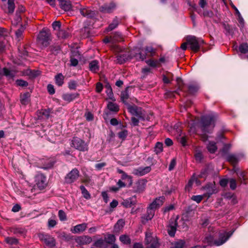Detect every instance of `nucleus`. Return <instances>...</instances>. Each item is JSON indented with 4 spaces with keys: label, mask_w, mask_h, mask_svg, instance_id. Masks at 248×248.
<instances>
[{
    "label": "nucleus",
    "mask_w": 248,
    "mask_h": 248,
    "mask_svg": "<svg viewBox=\"0 0 248 248\" xmlns=\"http://www.w3.org/2000/svg\"><path fill=\"white\" fill-rule=\"evenodd\" d=\"M129 97V94L127 91V89H126L125 91L122 92L121 94V98L122 101L125 104L127 103L126 100Z\"/></svg>",
    "instance_id": "50"
},
{
    "label": "nucleus",
    "mask_w": 248,
    "mask_h": 248,
    "mask_svg": "<svg viewBox=\"0 0 248 248\" xmlns=\"http://www.w3.org/2000/svg\"><path fill=\"white\" fill-rule=\"evenodd\" d=\"M116 8V4L111 2L108 4H105L104 5L101 6L99 8L100 11L101 12L104 13H109L112 12Z\"/></svg>",
    "instance_id": "13"
},
{
    "label": "nucleus",
    "mask_w": 248,
    "mask_h": 248,
    "mask_svg": "<svg viewBox=\"0 0 248 248\" xmlns=\"http://www.w3.org/2000/svg\"><path fill=\"white\" fill-rule=\"evenodd\" d=\"M151 170V168L150 166L145 167H140L137 169L134 170V174L139 176H143L148 172Z\"/></svg>",
    "instance_id": "19"
},
{
    "label": "nucleus",
    "mask_w": 248,
    "mask_h": 248,
    "mask_svg": "<svg viewBox=\"0 0 248 248\" xmlns=\"http://www.w3.org/2000/svg\"><path fill=\"white\" fill-rule=\"evenodd\" d=\"M120 241L124 244L128 245L131 242V239L128 235H122L120 236Z\"/></svg>",
    "instance_id": "41"
},
{
    "label": "nucleus",
    "mask_w": 248,
    "mask_h": 248,
    "mask_svg": "<svg viewBox=\"0 0 248 248\" xmlns=\"http://www.w3.org/2000/svg\"><path fill=\"white\" fill-rule=\"evenodd\" d=\"M45 164L43 165L42 168L44 169H48L52 168L54 165V162L51 160L48 159L46 160Z\"/></svg>",
    "instance_id": "53"
},
{
    "label": "nucleus",
    "mask_w": 248,
    "mask_h": 248,
    "mask_svg": "<svg viewBox=\"0 0 248 248\" xmlns=\"http://www.w3.org/2000/svg\"><path fill=\"white\" fill-rule=\"evenodd\" d=\"M5 241L6 242V243L9 245L16 244L18 242V240L17 239L12 237H5Z\"/></svg>",
    "instance_id": "49"
},
{
    "label": "nucleus",
    "mask_w": 248,
    "mask_h": 248,
    "mask_svg": "<svg viewBox=\"0 0 248 248\" xmlns=\"http://www.w3.org/2000/svg\"><path fill=\"white\" fill-rule=\"evenodd\" d=\"M89 68L92 72L97 73L99 69L98 62L96 60L91 62L89 63Z\"/></svg>",
    "instance_id": "28"
},
{
    "label": "nucleus",
    "mask_w": 248,
    "mask_h": 248,
    "mask_svg": "<svg viewBox=\"0 0 248 248\" xmlns=\"http://www.w3.org/2000/svg\"><path fill=\"white\" fill-rule=\"evenodd\" d=\"M39 239L45 243L46 246L49 248L54 247L55 246V240L54 238L48 234L40 233L39 234Z\"/></svg>",
    "instance_id": "7"
},
{
    "label": "nucleus",
    "mask_w": 248,
    "mask_h": 248,
    "mask_svg": "<svg viewBox=\"0 0 248 248\" xmlns=\"http://www.w3.org/2000/svg\"><path fill=\"white\" fill-rule=\"evenodd\" d=\"M70 32L68 29L60 30L57 33L58 38L61 39H65L70 36Z\"/></svg>",
    "instance_id": "29"
},
{
    "label": "nucleus",
    "mask_w": 248,
    "mask_h": 248,
    "mask_svg": "<svg viewBox=\"0 0 248 248\" xmlns=\"http://www.w3.org/2000/svg\"><path fill=\"white\" fill-rule=\"evenodd\" d=\"M80 189L81 191V193L85 199L88 200L91 198V194L86 189L84 186H80Z\"/></svg>",
    "instance_id": "40"
},
{
    "label": "nucleus",
    "mask_w": 248,
    "mask_h": 248,
    "mask_svg": "<svg viewBox=\"0 0 248 248\" xmlns=\"http://www.w3.org/2000/svg\"><path fill=\"white\" fill-rule=\"evenodd\" d=\"M21 21V16L20 15H18L17 14H16L14 20L12 21V25L13 26H17L19 25L20 24Z\"/></svg>",
    "instance_id": "42"
},
{
    "label": "nucleus",
    "mask_w": 248,
    "mask_h": 248,
    "mask_svg": "<svg viewBox=\"0 0 248 248\" xmlns=\"http://www.w3.org/2000/svg\"><path fill=\"white\" fill-rule=\"evenodd\" d=\"M117 172L118 173L121 174V178L122 180H125V179H128L130 182H131V177L129 175H128L126 173H125L123 170L118 169H117Z\"/></svg>",
    "instance_id": "47"
},
{
    "label": "nucleus",
    "mask_w": 248,
    "mask_h": 248,
    "mask_svg": "<svg viewBox=\"0 0 248 248\" xmlns=\"http://www.w3.org/2000/svg\"><path fill=\"white\" fill-rule=\"evenodd\" d=\"M217 118V116L214 114L203 116L201 120L203 131L206 132H210L215 126V123Z\"/></svg>",
    "instance_id": "2"
},
{
    "label": "nucleus",
    "mask_w": 248,
    "mask_h": 248,
    "mask_svg": "<svg viewBox=\"0 0 248 248\" xmlns=\"http://www.w3.org/2000/svg\"><path fill=\"white\" fill-rule=\"evenodd\" d=\"M80 14L88 18L93 17L94 15L93 11H91L89 9L83 8L80 10Z\"/></svg>",
    "instance_id": "27"
},
{
    "label": "nucleus",
    "mask_w": 248,
    "mask_h": 248,
    "mask_svg": "<svg viewBox=\"0 0 248 248\" xmlns=\"http://www.w3.org/2000/svg\"><path fill=\"white\" fill-rule=\"evenodd\" d=\"M76 241L79 245H87L92 241V238L88 235H83L78 237L76 239Z\"/></svg>",
    "instance_id": "14"
},
{
    "label": "nucleus",
    "mask_w": 248,
    "mask_h": 248,
    "mask_svg": "<svg viewBox=\"0 0 248 248\" xmlns=\"http://www.w3.org/2000/svg\"><path fill=\"white\" fill-rule=\"evenodd\" d=\"M30 95L28 93H24L20 96V102L23 105H27L29 102Z\"/></svg>",
    "instance_id": "35"
},
{
    "label": "nucleus",
    "mask_w": 248,
    "mask_h": 248,
    "mask_svg": "<svg viewBox=\"0 0 248 248\" xmlns=\"http://www.w3.org/2000/svg\"><path fill=\"white\" fill-rule=\"evenodd\" d=\"M177 222L176 220L172 221L168 229L169 234L170 236H174L176 230Z\"/></svg>",
    "instance_id": "23"
},
{
    "label": "nucleus",
    "mask_w": 248,
    "mask_h": 248,
    "mask_svg": "<svg viewBox=\"0 0 248 248\" xmlns=\"http://www.w3.org/2000/svg\"><path fill=\"white\" fill-rule=\"evenodd\" d=\"M238 21L239 22V26L242 30L244 27V20L241 15L238 16Z\"/></svg>",
    "instance_id": "64"
},
{
    "label": "nucleus",
    "mask_w": 248,
    "mask_h": 248,
    "mask_svg": "<svg viewBox=\"0 0 248 248\" xmlns=\"http://www.w3.org/2000/svg\"><path fill=\"white\" fill-rule=\"evenodd\" d=\"M50 39V31L45 29L39 32L37 37L38 43L44 46H46L49 44Z\"/></svg>",
    "instance_id": "5"
},
{
    "label": "nucleus",
    "mask_w": 248,
    "mask_h": 248,
    "mask_svg": "<svg viewBox=\"0 0 248 248\" xmlns=\"http://www.w3.org/2000/svg\"><path fill=\"white\" fill-rule=\"evenodd\" d=\"M64 77L62 74L59 73L55 77L56 84L59 86H62L63 84Z\"/></svg>",
    "instance_id": "31"
},
{
    "label": "nucleus",
    "mask_w": 248,
    "mask_h": 248,
    "mask_svg": "<svg viewBox=\"0 0 248 248\" xmlns=\"http://www.w3.org/2000/svg\"><path fill=\"white\" fill-rule=\"evenodd\" d=\"M146 55L150 57L153 56L155 53V50L151 46H147L145 49Z\"/></svg>",
    "instance_id": "48"
},
{
    "label": "nucleus",
    "mask_w": 248,
    "mask_h": 248,
    "mask_svg": "<svg viewBox=\"0 0 248 248\" xmlns=\"http://www.w3.org/2000/svg\"><path fill=\"white\" fill-rule=\"evenodd\" d=\"M108 109L113 112H117L119 111V106L115 103L113 102H109L108 104Z\"/></svg>",
    "instance_id": "37"
},
{
    "label": "nucleus",
    "mask_w": 248,
    "mask_h": 248,
    "mask_svg": "<svg viewBox=\"0 0 248 248\" xmlns=\"http://www.w3.org/2000/svg\"><path fill=\"white\" fill-rule=\"evenodd\" d=\"M35 182L37 187L40 189L45 188L47 185L46 178L42 173H38L36 175Z\"/></svg>",
    "instance_id": "11"
},
{
    "label": "nucleus",
    "mask_w": 248,
    "mask_h": 248,
    "mask_svg": "<svg viewBox=\"0 0 248 248\" xmlns=\"http://www.w3.org/2000/svg\"><path fill=\"white\" fill-rule=\"evenodd\" d=\"M118 137L123 140H124L128 135L127 130L124 129L118 134Z\"/></svg>",
    "instance_id": "56"
},
{
    "label": "nucleus",
    "mask_w": 248,
    "mask_h": 248,
    "mask_svg": "<svg viewBox=\"0 0 248 248\" xmlns=\"http://www.w3.org/2000/svg\"><path fill=\"white\" fill-rule=\"evenodd\" d=\"M128 110L134 117H136L140 120H144L145 119L144 111L141 108L136 106H131L128 107Z\"/></svg>",
    "instance_id": "9"
},
{
    "label": "nucleus",
    "mask_w": 248,
    "mask_h": 248,
    "mask_svg": "<svg viewBox=\"0 0 248 248\" xmlns=\"http://www.w3.org/2000/svg\"><path fill=\"white\" fill-rule=\"evenodd\" d=\"M116 238L114 235L108 234L104 238V241L108 244H112L115 242Z\"/></svg>",
    "instance_id": "34"
},
{
    "label": "nucleus",
    "mask_w": 248,
    "mask_h": 248,
    "mask_svg": "<svg viewBox=\"0 0 248 248\" xmlns=\"http://www.w3.org/2000/svg\"><path fill=\"white\" fill-rule=\"evenodd\" d=\"M51 111L50 109H42L38 111V117L40 119H47L50 116Z\"/></svg>",
    "instance_id": "21"
},
{
    "label": "nucleus",
    "mask_w": 248,
    "mask_h": 248,
    "mask_svg": "<svg viewBox=\"0 0 248 248\" xmlns=\"http://www.w3.org/2000/svg\"><path fill=\"white\" fill-rule=\"evenodd\" d=\"M115 51L120 52L117 56V61L118 63L122 64L131 58V55L127 50L122 51L118 46H114Z\"/></svg>",
    "instance_id": "6"
},
{
    "label": "nucleus",
    "mask_w": 248,
    "mask_h": 248,
    "mask_svg": "<svg viewBox=\"0 0 248 248\" xmlns=\"http://www.w3.org/2000/svg\"><path fill=\"white\" fill-rule=\"evenodd\" d=\"M60 5L61 8L65 11H69L72 8V5L70 1L60 0Z\"/></svg>",
    "instance_id": "25"
},
{
    "label": "nucleus",
    "mask_w": 248,
    "mask_h": 248,
    "mask_svg": "<svg viewBox=\"0 0 248 248\" xmlns=\"http://www.w3.org/2000/svg\"><path fill=\"white\" fill-rule=\"evenodd\" d=\"M204 197H205L204 195L193 196L191 197V200L194 201H195L197 203H200L202 201Z\"/></svg>",
    "instance_id": "58"
},
{
    "label": "nucleus",
    "mask_w": 248,
    "mask_h": 248,
    "mask_svg": "<svg viewBox=\"0 0 248 248\" xmlns=\"http://www.w3.org/2000/svg\"><path fill=\"white\" fill-rule=\"evenodd\" d=\"M72 146L80 151L88 150V145L84 141L77 137L73 138L72 140Z\"/></svg>",
    "instance_id": "8"
},
{
    "label": "nucleus",
    "mask_w": 248,
    "mask_h": 248,
    "mask_svg": "<svg viewBox=\"0 0 248 248\" xmlns=\"http://www.w3.org/2000/svg\"><path fill=\"white\" fill-rule=\"evenodd\" d=\"M4 75L9 79H13L16 76L17 71L16 70H9L7 68L3 69Z\"/></svg>",
    "instance_id": "22"
},
{
    "label": "nucleus",
    "mask_w": 248,
    "mask_h": 248,
    "mask_svg": "<svg viewBox=\"0 0 248 248\" xmlns=\"http://www.w3.org/2000/svg\"><path fill=\"white\" fill-rule=\"evenodd\" d=\"M2 1H6L7 0H1ZM15 8L14 0H7V12L12 14L14 12Z\"/></svg>",
    "instance_id": "30"
},
{
    "label": "nucleus",
    "mask_w": 248,
    "mask_h": 248,
    "mask_svg": "<svg viewBox=\"0 0 248 248\" xmlns=\"http://www.w3.org/2000/svg\"><path fill=\"white\" fill-rule=\"evenodd\" d=\"M163 143L160 142H157L155 147V152L156 154H158L163 151Z\"/></svg>",
    "instance_id": "45"
},
{
    "label": "nucleus",
    "mask_w": 248,
    "mask_h": 248,
    "mask_svg": "<svg viewBox=\"0 0 248 248\" xmlns=\"http://www.w3.org/2000/svg\"><path fill=\"white\" fill-rule=\"evenodd\" d=\"M10 232L15 234H22L24 233V230L22 228L14 227L10 229Z\"/></svg>",
    "instance_id": "46"
},
{
    "label": "nucleus",
    "mask_w": 248,
    "mask_h": 248,
    "mask_svg": "<svg viewBox=\"0 0 248 248\" xmlns=\"http://www.w3.org/2000/svg\"><path fill=\"white\" fill-rule=\"evenodd\" d=\"M186 245L185 240L179 239L171 243L170 248H184Z\"/></svg>",
    "instance_id": "26"
},
{
    "label": "nucleus",
    "mask_w": 248,
    "mask_h": 248,
    "mask_svg": "<svg viewBox=\"0 0 248 248\" xmlns=\"http://www.w3.org/2000/svg\"><path fill=\"white\" fill-rule=\"evenodd\" d=\"M178 141L184 146L186 145V142L187 140V137L185 135H183L182 133L179 135V136L177 138Z\"/></svg>",
    "instance_id": "39"
},
{
    "label": "nucleus",
    "mask_w": 248,
    "mask_h": 248,
    "mask_svg": "<svg viewBox=\"0 0 248 248\" xmlns=\"http://www.w3.org/2000/svg\"><path fill=\"white\" fill-rule=\"evenodd\" d=\"M79 171L76 168L72 169L65 177V181L71 184L76 181L79 176Z\"/></svg>",
    "instance_id": "10"
},
{
    "label": "nucleus",
    "mask_w": 248,
    "mask_h": 248,
    "mask_svg": "<svg viewBox=\"0 0 248 248\" xmlns=\"http://www.w3.org/2000/svg\"><path fill=\"white\" fill-rule=\"evenodd\" d=\"M233 232H226L222 231L219 232L218 240H215L214 237L211 235L207 236L205 238L204 242L208 245L220 246L224 244L229 238L232 235Z\"/></svg>",
    "instance_id": "1"
},
{
    "label": "nucleus",
    "mask_w": 248,
    "mask_h": 248,
    "mask_svg": "<svg viewBox=\"0 0 248 248\" xmlns=\"http://www.w3.org/2000/svg\"><path fill=\"white\" fill-rule=\"evenodd\" d=\"M186 40L190 48L194 51H198L200 46L204 43V41L201 38H197L193 36H188L186 37Z\"/></svg>",
    "instance_id": "3"
},
{
    "label": "nucleus",
    "mask_w": 248,
    "mask_h": 248,
    "mask_svg": "<svg viewBox=\"0 0 248 248\" xmlns=\"http://www.w3.org/2000/svg\"><path fill=\"white\" fill-rule=\"evenodd\" d=\"M165 198L163 196L159 197L156 198L150 204L151 208H155V209L158 208L164 203Z\"/></svg>",
    "instance_id": "16"
},
{
    "label": "nucleus",
    "mask_w": 248,
    "mask_h": 248,
    "mask_svg": "<svg viewBox=\"0 0 248 248\" xmlns=\"http://www.w3.org/2000/svg\"><path fill=\"white\" fill-rule=\"evenodd\" d=\"M145 245L146 248H158L159 244L156 236H153L150 232H147L145 234Z\"/></svg>",
    "instance_id": "4"
},
{
    "label": "nucleus",
    "mask_w": 248,
    "mask_h": 248,
    "mask_svg": "<svg viewBox=\"0 0 248 248\" xmlns=\"http://www.w3.org/2000/svg\"><path fill=\"white\" fill-rule=\"evenodd\" d=\"M119 24V21L118 19L116 18H115L112 22L109 25L108 30V31H111L113 29H114L116 27L118 26Z\"/></svg>",
    "instance_id": "54"
},
{
    "label": "nucleus",
    "mask_w": 248,
    "mask_h": 248,
    "mask_svg": "<svg viewBox=\"0 0 248 248\" xmlns=\"http://www.w3.org/2000/svg\"><path fill=\"white\" fill-rule=\"evenodd\" d=\"M87 227V224L85 223L78 224L71 229V231L73 233H78L84 232Z\"/></svg>",
    "instance_id": "17"
},
{
    "label": "nucleus",
    "mask_w": 248,
    "mask_h": 248,
    "mask_svg": "<svg viewBox=\"0 0 248 248\" xmlns=\"http://www.w3.org/2000/svg\"><path fill=\"white\" fill-rule=\"evenodd\" d=\"M79 94L78 93H65L62 95V98L67 102H70L75 99L78 97Z\"/></svg>",
    "instance_id": "24"
},
{
    "label": "nucleus",
    "mask_w": 248,
    "mask_h": 248,
    "mask_svg": "<svg viewBox=\"0 0 248 248\" xmlns=\"http://www.w3.org/2000/svg\"><path fill=\"white\" fill-rule=\"evenodd\" d=\"M204 189L206 192L203 194V195L205 197L207 198H209L211 195L215 193V189L214 188V186L211 184L206 185L204 186Z\"/></svg>",
    "instance_id": "20"
},
{
    "label": "nucleus",
    "mask_w": 248,
    "mask_h": 248,
    "mask_svg": "<svg viewBox=\"0 0 248 248\" xmlns=\"http://www.w3.org/2000/svg\"><path fill=\"white\" fill-rule=\"evenodd\" d=\"M50 51L55 55L57 54L60 51V47L59 45L52 46H50Z\"/></svg>",
    "instance_id": "57"
},
{
    "label": "nucleus",
    "mask_w": 248,
    "mask_h": 248,
    "mask_svg": "<svg viewBox=\"0 0 248 248\" xmlns=\"http://www.w3.org/2000/svg\"><path fill=\"white\" fill-rule=\"evenodd\" d=\"M207 176V170H203L201 171L200 174L196 176L195 175H193L192 178L189 181L188 186H191L194 182H195L197 184L199 183L198 179L199 178H205Z\"/></svg>",
    "instance_id": "12"
},
{
    "label": "nucleus",
    "mask_w": 248,
    "mask_h": 248,
    "mask_svg": "<svg viewBox=\"0 0 248 248\" xmlns=\"http://www.w3.org/2000/svg\"><path fill=\"white\" fill-rule=\"evenodd\" d=\"M195 158L197 161L201 162L203 158L202 153L200 151H197L195 154Z\"/></svg>",
    "instance_id": "61"
},
{
    "label": "nucleus",
    "mask_w": 248,
    "mask_h": 248,
    "mask_svg": "<svg viewBox=\"0 0 248 248\" xmlns=\"http://www.w3.org/2000/svg\"><path fill=\"white\" fill-rule=\"evenodd\" d=\"M199 89V87L197 85L190 84L187 86L186 91L188 93L194 94L196 93Z\"/></svg>",
    "instance_id": "33"
},
{
    "label": "nucleus",
    "mask_w": 248,
    "mask_h": 248,
    "mask_svg": "<svg viewBox=\"0 0 248 248\" xmlns=\"http://www.w3.org/2000/svg\"><path fill=\"white\" fill-rule=\"evenodd\" d=\"M207 148L210 153H214L217 150V147L215 142L210 141L207 145Z\"/></svg>",
    "instance_id": "36"
},
{
    "label": "nucleus",
    "mask_w": 248,
    "mask_h": 248,
    "mask_svg": "<svg viewBox=\"0 0 248 248\" xmlns=\"http://www.w3.org/2000/svg\"><path fill=\"white\" fill-rule=\"evenodd\" d=\"M203 16L204 17H212L214 16V13L211 10H205L203 11Z\"/></svg>",
    "instance_id": "62"
},
{
    "label": "nucleus",
    "mask_w": 248,
    "mask_h": 248,
    "mask_svg": "<svg viewBox=\"0 0 248 248\" xmlns=\"http://www.w3.org/2000/svg\"><path fill=\"white\" fill-rule=\"evenodd\" d=\"M25 29V27L22 24H20V27L16 31V35L17 38L21 37L23 31Z\"/></svg>",
    "instance_id": "52"
},
{
    "label": "nucleus",
    "mask_w": 248,
    "mask_h": 248,
    "mask_svg": "<svg viewBox=\"0 0 248 248\" xmlns=\"http://www.w3.org/2000/svg\"><path fill=\"white\" fill-rule=\"evenodd\" d=\"M146 63L150 66L155 67L159 64L157 60H149L146 61Z\"/></svg>",
    "instance_id": "59"
},
{
    "label": "nucleus",
    "mask_w": 248,
    "mask_h": 248,
    "mask_svg": "<svg viewBox=\"0 0 248 248\" xmlns=\"http://www.w3.org/2000/svg\"><path fill=\"white\" fill-rule=\"evenodd\" d=\"M236 174L238 176L239 180L241 182V183H245V180H246V172L245 171H241V172H236Z\"/></svg>",
    "instance_id": "44"
},
{
    "label": "nucleus",
    "mask_w": 248,
    "mask_h": 248,
    "mask_svg": "<svg viewBox=\"0 0 248 248\" xmlns=\"http://www.w3.org/2000/svg\"><path fill=\"white\" fill-rule=\"evenodd\" d=\"M136 200L135 197H132L128 198L122 202L121 204L125 208H130L133 205L136 204Z\"/></svg>",
    "instance_id": "18"
},
{
    "label": "nucleus",
    "mask_w": 248,
    "mask_h": 248,
    "mask_svg": "<svg viewBox=\"0 0 248 248\" xmlns=\"http://www.w3.org/2000/svg\"><path fill=\"white\" fill-rule=\"evenodd\" d=\"M16 83L18 86L21 87H26L28 85V83L27 81L21 79L17 80L16 81Z\"/></svg>",
    "instance_id": "63"
},
{
    "label": "nucleus",
    "mask_w": 248,
    "mask_h": 248,
    "mask_svg": "<svg viewBox=\"0 0 248 248\" xmlns=\"http://www.w3.org/2000/svg\"><path fill=\"white\" fill-rule=\"evenodd\" d=\"M176 81L178 89L180 91L186 92L187 86H186L183 83V80L180 78H177Z\"/></svg>",
    "instance_id": "32"
},
{
    "label": "nucleus",
    "mask_w": 248,
    "mask_h": 248,
    "mask_svg": "<svg viewBox=\"0 0 248 248\" xmlns=\"http://www.w3.org/2000/svg\"><path fill=\"white\" fill-rule=\"evenodd\" d=\"M105 243L104 240L102 238H100L95 241L93 245L96 248H102L104 246Z\"/></svg>",
    "instance_id": "43"
},
{
    "label": "nucleus",
    "mask_w": 248,
    "mask_h": 248,
    "mask_svg": "<svg viewBox=\"0 0 248 248\" xmlns=\"http://www.w3.org/2000/svg\"><path fill=\"white\" fill-rule=\"evenodd\" d=\"M226 159L228 162L231 163L232 165H235L238 162V158L234 155H229L226 157Z\"/></svg>",
    "instance_id": "38"
},
{
    "label": "nucleus",
    "mask_w": 248,
    "mask_h": 248,
    "mask_svg": "<svg viewBox=\"0 0 248 248\" xmlns=\"http://www.w3.org/2000/svg\"><path fill=\"white\" fill-rule=\"evenodd\" d=\"M155 210V208H151V206L149 205L147 208L146 215L142 217V222L143 223H145L146 221L151 220L154 217Z\"/></svg>",
    "instance_id": "15"
},
{
    "label": "nucleus",
    "mask_w": 248,
    "mask_h": 248,
    "mask_svg": "<svg viewBox=\"0 0 248 248\" xmlns=\"http://www.w3.org/2000/svg\"><path fill=\"white\" fill-rule=\"evenodd\" d=\"M52 26L54 30L59 31V30H60L61 23L59 21H56L52 23Z\"/></svg>",
    "instance_id": "60"
},
{
    "label": "nucleus",
    "mask_w": 248,
    "mask_h": 248,
    "mask_svg": "<svg viewBox=\"0 0 248 248\" xmlns=\"http://www.w3.org/2000/svg\"><path fill=\"white\" fill-rule=\"evenodd\" d=\"M239 51L241 53L246 54L248 52V45L247 43L241 44L239 47Z\"/></svg>",
    "instance_id": "51"
},
{
    "label": "nucleus",
    "mask_w": 248,
    "mask_h": 248,
    "mask_svg": "<svg viewBox=\"0 0 248 248\" xmlns=\"http://www.w3.org/2000/svg\"><path fill=\"white\" fill-rule=\"evenodd\" d=\"M58 217L61 221H65L67 219L65 213L62 210H60L58 212Z\"/></svg>",
    "instance_id": "55"
}]
</instances>
